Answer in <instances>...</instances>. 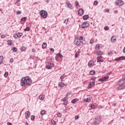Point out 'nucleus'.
Here are the masks:
<instances>
[{
	"mask_svg": "<svg viewBox=\"0 0 125 125\" xmlns=\"http://www.w3.org/2000/svg\"><path fill=\"white\" fill-rule=\"evenodd\" d=\"M20 85L22 87H26V86H30L32 85V79L29 76L22 77L21 80Z\"/></svg>",
	"mask_w": 125,
	"mask_h": 125,
	"instance_id": "nucleus-1",
	"label": "nucleus"
},
{
	"mask_svg": "<svg viewBox=\"0 0 125 125\" xmlns=\"http://www.w3.org/2000/svg\"><path fill=\"white\" fill-rule=\"evenodd\" d=\"M74 43L76 45H79L81 46V45H84L86 43V42L85 40L80 41V40H78V39H75L74 40Z\"/></svg>",
	"mask_w": 125,
	"mask_h": 125,
	"instance_id": "nucleus-2",
	"label": "nucleus"
},
{
	"mask_svg": "<svg viewBox=\"0 0 125 125\" xmlns=\"http://www.w3.org/2000/svg\"><path fill=\"white\" fill-rule=\"evenodd\" d=\"M40 14L42 18H44V19H45L46 17H47V12H46L44 10H41L40 12Z\"/></svg>",
	"mask_w": 125,
	"mask_h": 125,
	"instance_id": "nucleus-3",
	"label": "nucleus"
},
{
	"mask_svg": "<svg viewBox=\"0 0 125 125\" xmlns=\"http://www.w3.org/2000/svg\"><path fill=\"white\" fill-rule=\"evenodd\" d=\"M81 27L82 29H83V28H88L89 27V21H84L82 24Z\"/></svg>",
	"mask_w": 125,
	"mask_h": 125,
	"instance_id": "nucleus-4",
	"label": "nucleus"
},
{
	"mask_svg": "<svg viewBox=\"0 0 125 125\" xmlns=\"http://www.w3.org/2000/svg\"><path fill=\"white\" fill-rule=\"evenodd\" d=\"M115 4L117 5L122 6L124 4V1L122 0H116L115 1Z\"/></svg>",
	"mask_w": 125,
	"mask_h": 125,
	"instance_id": "nucleus-5",
	"label": "nucleus"
},
{
	"mask_svg": "<svg viewBox=\"0 0 125 125\" xmlns=\"http://www.w3.org/2000/svg\"><path fill=\"white\" fill-rule=\"evenodd\" d=\"M125 84V80H123V79H120L117 83L118 85H123Z\"/></svg>",
	"mask_w": 125,
	"mask_h": 125,
	"instance_id": "nucleus-6",
	"label": "nucleus"
},
{
	"mask_svg": "<svg viewBox=\"0 0 125 125\" xmlns=\"http://www.w3.org/2000/svg\"><path fill=\"white\" fill-rule=\"evenodd\" d=\"M122 60H125V56H121L115 59V61H122Z\"/></svg>",
	"mask_w": 125,
	"mask_h": 125,
	"instance_id": "nucleus-7",
	"label": "nucleus"
},
{
	"mask_svg": "<svg viewBox=\"0 0 125 125\" xmlns=\"http://www.w3.org/2000/svg\"><path fill=\"white\" fill-rule=\"evenodd\" d=\"M93 65H94L93 61H90L88 63V66L89 67V68H92V67H93Z\"/></svg>",
	"mask_w": 125,
	"mask_h": 125,
	"instance_id": "nucleus-8",
	"label": "nucleus"
},
{
	"mask_svg": "<svg viewBox=\"0 0 125 125\" xmlns=\"http://www.w3.org/2000/svg\"><path fill=\"white\" fill-rule=\"evenodd\" d=\"M25 118L26 120H28L29 118H30V112L29 111H26L25 113Z\"/></svg>",
	"mask_w": 125,
	"mask_h": 125,
	"instance_id": "nucleus-9",
	"label": "nucleus"
},
{
	"mask_svg": "<svg viewBox=\"0 0 125 125\" xmlns=\"http://www.w3.org/2000/svg\"><path fill=\"white\" fill-rule=\"evenodd\" d=\"M66 4L68 8L71 10L73 9V5H72V4L70 2H67Z\"/></svg>",
	"mask_w": 125,
	"mask_h": 125,
	"instance_id": "nucleus-10",
	"label": "nucleus"
},
{
	"mask_svg": "<svg viewBox=\"0 0 125 125\" xmlns=\"http://www.w3.org/2000/svg\"><path fill=\"white\" fill-rule=\"evenodd\" d=\"M83 14V10L82 8H80L78 11V15L80 16H82Z\"/></svg>",
	"mask_w": 125,
	"mask_h": 125,
	"instance_id": "nucleus-11",
	"label": "nucleus"
},
{
	"mask_svg": "<svg viewBox=\"0 0 125 125\" xmlns=\"http://www.w3.org/2000/svg\"><path fill=\"white\" fill-rule=\"evenodd\" d=\"M125 85H119V86L117 87V89H119V90H122V89H125Z\"/></svg>",
	"mask_w": 125,
	"mask_h": 125,
	"instance_id": "nucleus-12",
	"label": "nucleus"
},
{
	"mask_svg": "<svg viewBox=\"0 0 125 125\" xmlns=\"http://www.w3.org/2000/svg\"><path fill=\"white\" fill-rule=\"evenodd\" d=\"M98 118H96L95 119V120L93 123V125H98L99 124V123L98 122Z\"/></svg>",
	"mask_w": 125,
	"mask_h": 125,
	"instance_id": "nucleus-13",
	"label": "nucleus"
},
{
	"mask_svg": "<svg viewBox=\"0 0 125 125\" xmlns=\"http://www.w3.org/2000/svg\"><path fill=\"white\" fill-rule=\"evenodd\" d=\"M58 85L59 87H63L64 85H65V84L63 82H59L58 83Z\"/></svg>",
	"mask_w": 125,
	"mask_h": 125,
	"instance_id": "nucleus-14",
	"label": "nucleus"
},
{
	"mask_svg": "<svg viewBox=\"0 0 125 125\" xmlns=\"http://www.w3.org/2000/svg\"><path fill=\"white\" fill-rule=\"evenodd\" d=\"M39 99H40V100H41V101H43V100L44 99V95H41L39 96Z\"/></svg>",
	"mask_w": 125,
	"mask_h": 125,
	"instance_id": "nucleus-15",
	"label": "nucleus"
},
{
	"mask_svg": "<svg viewBox=\"0 0 125 125\" xmlns=\"http://www.w3.org/2000/svg\"><path fill=\"white\" fill-rule=\"evenodd\" d=\"M117 41V39H116V37L112 36L111 38V42H115Z\"/></svg>",
	"mask_w": 125,
	"mask_h": 125,
	"instance_id": "nucleus-16",
	"label": "nucleus"
},
{
	"mask_svg": "<svg viewBox=\"0 0 125 125\" xmlns=\"http://www.w3.org/2000/svg\"><path fill=\"white\" fill-rule=\"evenodd\" d=\"M46 46H47V44H46V43L44 42L42 44V47L43 49H44V48H46Z\"/></svg>",
	"mask_w": 125,
	"mask_h": 125,
	"instance_id": "nucleus-17",
	"label": "nucleus"
},
{
	"mask_svg": "<svg viewBox=\"0 0 125 125\" xmlns=\"http://www.w3.org/2000/svg\"><path fill=\"white\" fill-rule=\"evenodd\" d=\"M69 22H70V21L69 20V19H65L63 23L64 24H65V25H68Z\"/></svg>",
	"mask_w": 125,
	"mask_h": 125,
	"instance_id": "nucleus-18",
	"label": "nucleus"
},
{
	"mask_svg": "<svg viewBox=\"0 0 125 125\" xmlns=\"http://www.w3.org/2000/svg\"><path fill=\"white\" fill-rule=\"evenodd\" d=\"M89 17L88 16V15H84V16H83V20H87V19H88Z\"/></svg>",
	"mask_w": 125,
	"mask_h": 125,
	"instance_id": "nucleus-19",
	"label": "nucleus"
},
{
	"mask_svg": "<svg viewBox=\"0 0 125 125\" xmlns=\"http://www.w3.org/2000/svg\"><path fill=\"white\" fill-rule=\"evenodd\" d=\"M41 115H42V116H43V115H45V114H46V111L44 110H42L41 111Z\"/></svg>",
	"mask_w": 125,
	"mask_h": 125,
	"instance_id": "nucleus-20",
	"label": "nucleus"
},
{
	"mask_svg": "<svg viewBox=\"0 0 125 125\" xmlns=\"http://www.w3.org/2000/svg\"><path fill=\"white\" fill-rule=\"evenodd\" d=\"M94 84H95V83H93V82H90L88 86V87H92L93 85H94Z\"/></svg>",
	"mask_w": 125,
	"mask_h": 125,
	"instance_id": "nucleus-21",
	"label": "nucleus"
},
{
	"mask_svg": "<svg viewBox=\"0 0 125 125\" xmlns=\"http://www.w3.org/2000/svg\"><path fill=\"white\" fill-rule=\"evenodd\" d=\"M91 99H90V97L87 98L85 100H84L85 102L89 103L90 102Z\"/></svg>",
	"mask_w": 125,
	"mask_h": 125,
	"instance_id": "nucleus-22",
	"label": "nucleus"
},
{
	"mask_svg": "<svg viewBox=\"0 0 125 125\" xmlns=\"http://www.w3.org/2000/svg\"><path fill=\"white\" fill-rule=\"evenodd\" d=\"M103 52L101 51H97V55H103Z\"/></svg>",
	"mask_w": 125,
	"mask_h": 125,
	"instance_id": "nucleus-23",
	"label": "nucleus"
},
{
	"mask_svg": "<svg viewBox=\"0 0 125 125\" xmlns=\"http://www.w3.org/2000/svg\"><path fill=\"white\" fill-rule=\"evenodd\" d=\"M95 79H96V77H92L91 78V80L93 81L92 82H93V83H95Z\"/></svg>",
	"mask_w": 125,
	"mask_h": 125,
	"instance_id": "nucleus-24",
	"label": "nucleus"
},
{
	"mask_svg": "<svg viewBox=\"0 0 125 125\" xmlns=\"http://www.w3.org/2000/svg\"><path fill=\"white\" fill-rule=\"evenodd\" d=\"M27 49V47L25 46H22L21 47V51H26V50Z\"/></svg>",
	"mask_w": 125,
	"mask_h": 125,
	"instance_id": "nucleus-25",
	"label": "nucleus"
},
{
	"mask_svg": "<svg viewBox=\"0 0 125 125\" xmlns=\"http://www.w3.org/2000/svg\"><path fill=\"white\" fill-rule=\"evenodd\" d=\"M90 74L91 75V76L95 75V71L94 70H91L90 71Z\"/></svg>",
	"mask_w": 125,
	"mask_h": 125,
	"instance_id": "nucleus-26",
	"label": "nucleus"
},
{
	"mask_svg": "<svg viewBox=\"0 0 125 125\" xmlns=\"http://www.w3.org/2000/svg\"><path fill=\"white\" fill-rule=\"evenodd\" d=\"M77 101H78V99H74L71 101V103H72V104H75Z\"/></svg>",
	"mask_w": 125,
	"mask_h": 125,
	"instance_id": "nucleus-27",
	"label": "nucleus"
},
{
	"mask_svg": "<svg viewBox=\"0 0 125 125\" xmlns=\"http://www.w3.org/2000/svg\"><path fill=\"white\" fill-rule=\"evenodd\" d=\"M99 48H100V45L99 44L96 45L95 49L96 50H99Z\"/></svg>",
	"mask_w": 125,
	"mask_h": 125,
	"instance_id": "nucleus-28",
	"label": "nucleus"
},
{
	"mask_svg": "<svg viewBox=\"0 0 125 125\" xmlns=\"http://www.w3.org/2000/svg\"><path fill=\"white\" fill-rule=\"evenodd\" d=\"M80 42H83V36H80L79 39H77Z\"/></svg>",
	"mask_w": 125,
	"mask_h": 125,
	"instance_id": "nucleus-29",
	"label": "nucleus"
},
{
	"mask_svg": "<svg viewBox=\"0 0 125 125\" xmlns=\"http://www.w3.org/2000/svg\"><path fill=\"white\" fill-rule=\"evenodd\" d=\"M31 30V28L29 27L26 26V28L24 29L25 31H29Z\"/></svg>",
	"mask_w": 125,
	"mask_h": 125,
	"instance_id": "nucleus-30",
	"label": "nucleus"
},
{
	"mask_svg": "<svg viewBox=\"0 0 125 125\" xmlns=\"http://www.w3.org/2000/svg\"><path fill=\"white\" fill-rule=\"evenodd\" d=\"M17 34L19 38H21V37H22V36H23V33H22L21 32H20V33L19 32Z\"/></svg>",
	"mask_w": 125,
	"mask_h": 125,
	"instance_id": "nucleus-31",
	"label": "nucleus"
},
{
	"mask_svg": "<svg viewBox=\"0 0 125 125\" xmlns=\"http://www.w3.org/2000/svg\"><path fill=\"white\" fill-rule=\"evenodd\" d=\"M12 50L13 51V52H17V48L14 47L12 49Z\"/></svg>",
	"mask_w": 125,
	"mask_h": 125,
	"instance_id": "nucleus-32",
	"label": "nucleus"
},
{
	"mask_svg": "<svg viewBox=\"0 0 125 125\" xmlns=\"http://www.w3.org/2000/svg\"><path fill=\"white\" fill-rule=\"evenodd\" d=\"M94 42V39L93 38H91L90 40V44H93Z\"/></svg>",
	"mask_w": 125,
	"mask_h": 125,
	"instance_id": "nucleus-33",
	"label": "nucleus"
},
{
	"mask_svg": "<svg viewBox=\"0 0 125 125\" xmlns=\"http://www.w3.org/2000/svg\"><path fill=\"white\" fill-rule=\"evenodd\" d=\"M79 54H80V52H79V51L76 52L75 55V58H78V57H79Z\"/></svg>",
	"mask_w": 125,
	"mask_h": 125,
	"instance_id": "nucleus-34",
	"label": "nucleus"
},
{
	"mask_svg": "<svg viewBox=\"0 0 125 125\" xmlns=\"http://www.w3.org/2000/svg\"><path fill=\"white\" fill-rule=\"evenodd\" d=\"M8 76V72L6 71L4 73V78H7Z\"/></svg>",
	"mask_w": 125,
	"mask_h": 125,
	"instance_id": "nucleus-35",
	"label": "nucleus"
},
{
	"mask_svg": "<svg viewBox=\"0 0 125 125\" xmlns=\"http://www.w3.org/2000/svg\"><path fill=\"white\" fill-rule=\"evenodd\" d=\"M58 57H60V58H63V55L60 53H58L57 55Z\"/></svg>",
	"mask_w": 125,
	"mask_h": 125,
	"instance_id": "nucleus-36",
	"label": "nucleus"
},
{
	"mask_svg": "<svg viewBox=\"0 0 125 125\" xmlns=\"http://www.w3.org/2000/svg\"><path fill=\"white\" fill-rule=\"evenodd\" d=\"M27 20V17H24L21 19V21H26Z\"/></svg>",
	"mask_w": 125,
	"mask_h": 125,
	"instance_id": "nucleus-37",
	"label": "nucleus"
},
{
	"mask_svg": "<svg viewBox=\"0 0 125 125\" xmlns=\"http://www.w3.org/2000/svg\"><path fill=\"white\" fill-rule=\"evenodd\" d=\"M90 108H91V109H95V105H94V104H91L89 105Z\"/></svg>",
	"mask_w": 125,
	"mask_h": 125,
	"instance_id": "nucleus-38",
	"label": "nucleus"
},
{
	"mask_svg": "<svg viewBox=\"0 0 125 125\" xmlns=\"http://www.w3.org/2000/svg\"><path fill=\"white\" fill-rule=\"evenodd\" d=\"M35 118H36V117L35 116V115H32V116H31L30 119H31V121H34Z\"/></svg>",
	"mask_w": 125,
	"mask_h": 125,
	"instance_id": "nucleus-39",
	"label": "nucleus"
},
{
	"mask_svg": "<svg viewBox=\"0 0 125 125\" xmlns=\"http://www.w3.org/2000/svg\"><path fill=\"white\" fill-rule=\"evenodd\" d=\"M104 81H107V80H108V79H109V78H110V77L106 76H104L103 77Z\"/></svg>",
	"mask_w": 125,
	"mask_h": 125,
	"instance_id": "nucleus-40",
	"label": "nucleus"
},
{
	"mask_svg": "<svg viewBox=\"0 0 125 125\" xmlns=\"http://www.w3.org/2000/svg\"><path fill=\"white\" fill-rule=\"evenodd\" d=\"M109 26H105L104 27V30H105V31H108V30H109Z\"/></svg>",
	"mask_w": 125,
	"mask_h": 125,
	"instance_id": "nucleus-41",
	"label": "nucleus"
},
{
	"mask_svg": "<svg viewBox=\"0 0 125 125\" xmlns=\"http://www.w3.org/2000/svg\"><path fill=\"white\" fill-rule=\"evenodd\" d=\"M65 77H66V75L65 74H63L60 77V79L61 80H63L64 78Z\"/></svg>",
	"mask_w": 125,
	"mask_h": 125,
	"instance_id": "nucleus-42",
	"label": "nucleus"
},
{
	"mask_svg": "<svg viewBox=\"0 0 125 125\" xmlns=\"http://www.w3.org/2000/svg\"><path fill=\"white\" fill-rule=\"evenodd\" d=\"M13 37L15 39H17V38H19L17 33L14 34Z\"/></svg>",
	"mask_w": 125,
	"mask_h": 125,
	"instance_id": "nucleus-43",
	"label": "nucleus"
},
{
	"mask_svg": "<svg viewBox=\"0 0 125 125\" xmlns=\"http://www.w3.org/2000/svg\"><path fill=\"white\" fill-rule=\"evenodd\" d=\"M46 68L48 69V70H50V69L52 68V67H51L49 65V64L47 65L46 66Z\"/></svg>",
	"mask_w": 125,
	"mask_h": 125,
	"instance_id": "nucleus-44",
	"label": "nucleus"
},
{
	"mask_svg": "<svg viewBox=\"0 0 125 125\" xmlns=\"http://www.w3.org/2000/svg\"><path fill=\"white\" fill-rule=\"evenodd\" d=\"M98 81H99V82H104V78L99 79Z\"/></svg>",
	"mask_w": 125,
	"mask_h": 125,
	"instance_id": "nucleus-45",
	"label": "nucleus"
},
{
	"mask_svg": "<svg viewBox=\"0 0 125 125\" xmlns=\"http://www.w3.org/2000/svg\"><path fill=\"white\" fill-rule=\"evenodd\" d=\"M63 105H64L65 107L68 105V101H66L64 102Z\"/></svg>",
	"mask_w": 125,
	"mask_h": 125,
	"instance_id": "nucleus-46",
	"label": "nucleus"
},
{
	"mask_svg": "<svg viewBox=\"0 0 125 125\" xmlns=\"http://www.w3.org/2000/svg\"><path fill=\"white\" fill-rule=\"evenodd\" d=\"M17 14L18 15H19V14H22V11H17Z\"/></svg>",
	"mask_w": 125,
	"mask_h": 125,
	"instance_id": "nucleus-47",
	"label": "nucleus"
},
{
	"mask_svg": "<svg viewBox=\"0 0 125 125\" xmlns=\"http://www.w3.org/2000/svg\"><path fill=\"white\" fill-rule=\"evenodd\" d=\"M75 3H76V8H78V6H79V2L77 1H75Z\"/></svg>",
	"mask_w": 125,
	"mask_h": 125,
	"instance_id": "nucleus-48",
	"label": "nucleus"
},
{
	"mask_svg": "<svg viewBox=\"0 0 125 125\" xmlns=\"http://www.w3.org/2000/svg\"><path fill=\"white\" fill-rule=\"evenodd\" d=\"M67 98L65 97L64 98H63L62 100V101H63V102H65L66 101H67V100L66 99Z\"/></svg>",
	"mask_w": 125,
	"mask_h": 125,
	"instance_id": "nucleus-49",
	"label": "nucleus"
},
{
	"mask_svg": "<svg viewBox=\"0 0 125 125\" xmlns=\"http://www.w3.org/2000/svg\"><path fill=\"white\" fill-rule=\"evenodd\" d=\"M51 122L52 123V124L53 125H56V122L55 121H54V120H52L51 121Z\"/></svg>",
	"mask_w": 125,
	"mask_h": 125,
	"instance_id": "nucleus-50",
	"label": "nucleus"
},
{
	"mask_svg": "<svg viewBox=\"0 0 125 125\" xmlns=\"http://www.w3.org/2000/svg\"><path fill=\"white\" fill-rule=\"evenodd\" d=\"M79 118H80L79 115H77V116H75V120H79Z\"/></svg>",
	"mask_w": 125,
	"mask_h": 125,
	"instance_id": "nucleus-51",
	"label": "nucleus"
},
{
	"mask_svg": "<svg viewBox=\"0 0 125 125\" xmlns=\"http://www.w3.org/2000/svg\"><path fill=\"white\" fill-rule=\"evenodd\" d=\"M97 4H98V1H95L94 2V5H97Z\"/></svg>",
	"mask_w": 125,
	"mask_h": 125,
	"instance_id": "nucleus-52",
	"label": "nucleus"
},
{
	"mask_svg": "<svg viewBox=\"0 0 125 125\" xmlns=\"http://www.w3.org/2000/svg\"><path fill=\"white\" fill-rule=\"evenodd\" d=\"M99 62V63H102V62H104V60L101 59V60H100L99 61L97 62Z\"/></svg>",
	"mask_w": 125,
	"mask_h": 125,
	"instance_id": "nucleus-53",
	"label": "nucleus"
},
{
	"mask_svg": "<svg viewBox=\"0 0 125 125\" xmlns=\"http://www.w3.org/2000/svg\"><path fill=\"white\" fill-rule=\"evenodd\" d=\"M112 53H113V51L111 50L109 52H108V55H111V54H112Z\"/></svg>",
	"mask_w": 125,
	"mask_h": 125,
	"instance_id": "nucleus-54",
	"label": "nucleus"
},
{
	"mask_svg": "<svg viewBox=\"0 0 125 125\" xmlns=\"http://www.w3.org/2000/svg\"><path fill=\"white\" fill-rule=\"evenodd\" d=\"M57 116H58L59 118H61V117H62L61 114H60V113H57Z\"/></svg>",
	"mask_w": 125,
	"mask_h": 125,
	"instance_id": "nucleus-55",
	"label": "nucleus"
},
{
	"mask_svg": "<svg viewBox=\"0 0 125 125\" xmlns=\"http://www.w3.org/2000/svg\"><path fill=\"white\" fill-rule=\"evenodd\" d=\"M5 38V35L3 34V35H1V39H4Z\"/></svg>",
	"mask_w": 125,
	"mask_h": 125,
	"instance_id": "nucleus-56",
	"label": "nucleus"
},
{
	"mask_svg": "<svg viewBox=\"0 0 125 125\" xmlns=\"http://www.w3.org/2000/svg\"><path fill=\"white\" fill-rule=\"evenodd\" d=\"M50 51H52V52H54V49L51 48H50Z\"/></svg>",
	"mask_w": 125,
	"mask_h": 125,
	"instance_id": "nucleus-57",
	"label": "nucleus"
},
{
	"mask_svg": "<svg viewBox=\"0 0 125 125\" xmlns=\"http://www.w3.org/2000/svg\"><path fill=\"white\" fill-rule=\"evenodd\" d=\"M18 2H20V0H17L16 2L15 3V4H17Z\"/></svg>",
	"mask_w": 125,
	"mask_h": 125,
	"instance_id": "nucleus-58",
	"label": "nucleus"
},
{
	"mask_svg": "<svg viewBox=\"0 0 125 125\" xmlns=\"http://www.w3.org/2000/svg\"><path fill=\"white\" fill-rule=\"evenodd\" d=\"M101 59L100 57H98L97 58V62H98V61H100Z\"/></svg>",
	"mask_w": 125,
	"mask_h": 125,
	"instance_id": "nucleus-59",
	"label": "nucleus"
},
{
	"mask_svg": "<svg viewBox=\"0 0 125 125\" xmlns=\"http://www.w3.org/2000/svg\"><path fill=\"white\" fill-rule=\"evenodd\" d=\"M122 80L125 81V74H124V76L122 77Z\"/></svg>",
	"mask_w": 125,
	"mask_h": 125,
	"instance_id": "nucleus-60",
	"label": "nucleus"
},
{
	"mask_svg": "<svg viewBox=\"0 0 125 125\" xmlns=\"http://www.w3.org/2000/svg\"><path fill=\"white\" fill-rule=\"evenodd\" d=\"M49 66H51V67L52 68V65H53V63H49L48 64Z\"/></svg>",
	"mask_w": 125,
	"mask_h": 125,
	"instance_id": "nucleus-61",
	"label": "nucleus"
},
{
	"mask_svg": "<svg viewBox=\"0 0 125 125\" xmlns=\"http://www.w3.org/2000/svg\"><path fill=\"white\" fill-rule=\"evenodd\" d=\"M50 60H51V61H52H52H54L55 59H54V58L52 57V58H51Z\"/></svg>",
	"mask_w": 125,
	"mask_h": 125,
	"instance_id": "nucleus-62",
	"label": "nucleus"
},
{
	"mask_svg": "<svg viewBox=\"0 0 125 125\" xmlns=\"http://www.w3.org/2000/svg\"><path fill=\"white\" fill-rule=\"evenodd\" d=\"M2 59H3V56H0V60H1L2 61Z\"/></svg>",
	"mask_w": 125,
	"mask_h": 125,
	"instance_id": "nucleus-63",
	"label": "nucleus"
},
{
	"mask_svg": "<svg viewBox=\"0 0 125 125\" xmlns=\"http://www.w3.org/2000/svg\"><path fill=\"white\" fill-rule=\"evenodd\" d=\"M7 125H12V123H10V122H8V123H7Z\"/></svg>",
	"mask_w": 125,
	"mask_h": 125,
	"instance_id": "nucleus-64",
	"label": "nucleus"
}]
</instances>
